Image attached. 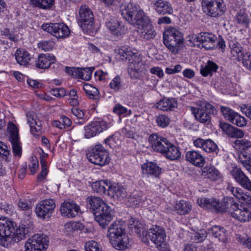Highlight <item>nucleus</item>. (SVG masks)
<instances>
[{"label":"nucleus","mask_w":251,"mask_h":251,"mask_svg":"<svg viewBox=\"0 0 251 251\" xmlns=\"http://www.w3.org/2000/svg\"><path fill=\"white\" fill-rule=\"evenodd\" d=\"M177 105V102L174 98H164L156 104V107L162 111L173 110Z\"/></svg>","instance_id":"32"},{"label":"nucleus","mask_w":251,"mask_h":251,"mask_svg":"<svg viewBox=\"0 0 251 251\" xmlns=\"http://www.w3.org/2000/svg\"><path fill=\"white\" fill-rule=\"evenodd\" d=\"M230 50L232 56L238 61L242 57L245 52L241 45L238 42L234 43L230 46Z\"/></svg>","instance_id":"44"},{"label":"nucleus","mask_w":251,"mask_h":251,"mask_svg":"<svg viewBox=\"0 0 251 251\" xmlns=\"http://www.w3.org/2000/svg\"><path fill=\"white\" fill-rule=\"evenodd\" d=\"M149 141L152 149L161 153L167 159L174 161L180 157L181 152L178 147L171 143L167 138L157 134H153L150 136Z\"/></svg>","instance_id":"2"},{"label":"nucleus","mask_w":251,"mask_h":251,"mask_svg":"<svg viewBox=\"0 0 251 251\" xmlns=\"http://www.w3.org/2000/svg\"><path fill=\"white\" fill-rule=\"evenodd\" d=\"M135 56V52L131 50L130 48L122 47L118 50L117 58L121 60L128 59L129 61L131 58Z\"/></svg>","instance_id":"39"},{"label":"nucleus","mask_w":251,"mask_h":251,"mask_svg":"<svg viewBox=\"0 0 251 251\" xmlns=\"http://www.w3.org/2000/svg\"><path fill=\"white\" fill-rule=\"evenodd\" d=\"M107 195L114 199L123 200L126 197L127 193L121 184L110 183Z\"/></svg>","instance_id":"24"},{"label":"nucleus","mask_w":251,"mask_h":251,"mask_svg":"<svg viewBox=\"0 0 251 251\" xmlns=\"http://www.w3.org/2000/svg\"><path fill=\"white\" fill-rule=\"evenodd\" d=\"M85 249L86 251H101L100 244L94 241L87 242L85 244Z\"/></svg>","instance_id":"59"},{"label":"nucleus","mask_w":251,"mask_h":251,"mask_svg":"<svg viewBox=\"0 0 251 251\" xmlns=\"http://www.w3.org/2000/svg\"><path fill=\"white\" fill-rule=\"evenodd\" d=\"M79 24L83 30L91 29L94 25V17L91 9L86 5L81 6L79 10Z\"/></svg>","instance_id":"13"},{"label":"nucleus","mask_w":251,"mask_h":251,"mask_svg":"<svg viewBox=\"0 0 251 251\" xmlns=\"http://www.w3.org/2000/svg\"><path fill=\"white\" fill-rule=\"evenodd\" d=\"M209 232L214 237L218 238L219 241L223 242H226L227 233L226 230L223 227L214 226L209 229Z\"/></svg>","instance_id":"36"},{"label":"nucleus","mask_w":251,"mask_h":251,"mask_svg":"<svg viewBox=\"0 0 251 251\" xmlns=\"http://www.w3.org/2000/svg\"><path fill=\"white\" fill-rule=\"evenodd\" d=\"M220 127L225 133L231 138H241L244 136L242 129L234 127L226 123H221Z\"/></svg>","instance_id":"29"},{"label":"nucleus","mask_w":251,"mask_h":251,"mask_svg":"<svg viewBox=\"0 0 251 251\" xmlns=\"http://www.w3.org/2000/svg\"><path fill=\"white\" fill-rule=\"evenodd\" d=\"M8 130L10 134L12 151L15 156H21L22 155V147L19 141L18 130L16 126L13 123H9L8 126Z\"/></svg>","instance_id":"16"},{"label":"nucleus","mask_w":251,"mask_h":251,"mask_svg":"<svg viewBox=\"0 0 251 251\" xmlns=\"http://www.w3.org/2000/svg\"><path fill=\"white\" fill-rule=\"evenodd\" d=\"M231 216L241 223L249 222L251 220V211L248 207L239 205L235 210L231 212Z\"/></svg>","instance_id":"20"},{"label":"nucleus","mask_w":251,"mask_h":251,"mask_svg":"<svg viewBox=\"0 0 251 251\" xmlns=\"http://www.w3.org/2000/svg\"><path fill=\"white\" fill-rule=\"evenodd\" d=\"M146 199L142 192L135 191L128 198V201L131 205H137L140 204Z\"/></svg>","instance_id":"40"},{"label":"nucleus","mask_w":251,"mask_h":251,"mask_svg":"<svg viewBox=\"0 0 251 251\" xmlns=\"http://www.w3.org/2000/svg\"><path fill=\"white\" fill-rule=\"evenodd\" d=\"M151 5L152 9L158 15H170L173 13L172 5L168 1L153 0L151 2Z\"/></svg>","instance_id":"18"},{"label":"nucleus","mask_w":251,"mask_h":251,"mask_svg":"<svg viewBox=\"0 0 251 251\" xmlns=\"http://www.w3.org/2000/svg\"><path fill=\"white\" fill-rule=\"evenodd\" d=\"M236 240L238 242L251 250V237L238 234L236 235Z\"/></svg>","instance_id":"58"},{"label":"nucleus","mask_w":251,"mask_h":251,"mask_svg":"<svg viewBox=\"0 0 251 251\" xmlns=\"http://www.w3.org/2000/svg\"><path fill=\"white\" fill-rule=\"evenodd\" d=\"M202 175L205 177L213 180H217L220 177L219 171L213 166L204 168L202 170Z\"/></svg>","instance_id":"41"},{"label":"nucleus","mask_w":251,"mask_h":251,"mask_svg":"<svg viewBox=\"0 0 251 251\" xmlns=\"http://www.w3.org/2000/svg\"><path fill=\"white\" fill-rule=\"evenodd\" d=\"M189 41L194 43H199V47L201 46L206 50H213L216 48V36L208 32H201L198 34H192L189 36Z\"/></svg>","instance_id":"9"},{"label":"nucleus","mask_w":251,"mask_h":251,"mask_svg":"<svg viewBox=\"0 0 251 251\" xmlns=\"http://www.w3.org/2000/svg\"><path fill=\"white\" fill-rule=\"evenodd\" d=\"M48 237L43 234H36L25 244V251H45L48 247Z\"/></svg>","instance_id":"7"},{"label":"nucleus","mask_w":251,"mask_h":251,"mask_svg":"<svg viewBox=\"0 0 251 251\" xmlns=\"http://www.w3.org/2000/svg\"><path fill=\"white\" fill-rule=\"evenodd\" d=\"M141 64L139 61L130 62L128 68V73L131 76L135 78H138L139 76V72L140 71V67H139Z\"/></svg>","instance_id":"46"},{"label":"nucleus","mask_w":251,"mask_h":251,"mask_svg":"<svg viewBox=\"0 0 251 251\" xmlns=\"http://www.w3.org/2000/svg\"><path fill=\"white\" fill-rule=\"evenodd\" d=\"M121 133L124 136L127 138H133L135 133V129L133 127L126 126L125 127L122 128Z\"/></svg>","instance_id":"61"},{"label":"nucleus","mask_w":251,"mask_h":251,"mask_svg":"<svg viewBox=\"0 0 251 251\" xmlns=\"http://www.w3.org/2000/svg\"><path fill=\"white\" fill-rule=\"evenodd\" d=\"M191 111L195 119L199 122L205 125L211 123V115H216L217 110L211 104L203 101L197 107H192Z\"/></svg>","instance_id":"6"},{"label":"nucleus","mask_w":251,"mask_h":251,"mask_svg":"<svg viewBox=\"0 0 251 251\" xmlns=\"http://www.w3.org/2000/svg\"><path fill=\"white\" fill-rule=\"evenodd\" d=\"M83 89L90 99L96 100L99 98V91L97 88L87 84L83 86Z\"/></svg>","instance_id":"47"},{"label":"nucleus","mask_w":251,"mask_h":251,"mask_svg":"<svg viewBox=\"0 0 251 251\" xmlns=\"http://www.w3.org/2000/svg\"><path fill=\"white\" fill-rule=\"evenodd\" d=\"M94 70V67L79 68L77 77L84 80H89L91 78L92 74Z\"/></svg>","instance_id":"45"},{"label":"nucleus","mask_w":251,"mask_h":251,"mask_svg":"<svg viewBox=\"0 0 251 251\" xmlns=\"http://www.w3.org/2000/svg\"><path fill=\"white\" fill-rule=\"evenodd\" d=\"M185 157L186 160L194 165L201 167L205 163V158L199 151H190L186 152Z\"/></svg>","instance_id":"30"},{"label":"nucleus","mask_w":251,"mask_h":251,"mask_svg":"<svg viewBox=\"0 0 251 251\" xmlns=\"http://www.w3.org/2000/svg\"><path fill=\"white\" fill-rule=\"evenodd\" d=\"M104 19L106 27L112 33L119 21H117L114 17L109 15H105Z\"/></svg>","instance_id":"55"},{"label":"nucleus","mask_w":251,"mask_h":251,"mask_svg":"<svg viewBox=\"0 0 251 251\" xmlns=\"http://www.w3.org/2000/svg\"><path fill=\"white\" fill-rule=\"evenodd\" d=\"M127 31V28L123 23L119 22L112 34L118 38H122Z\"/></svg>","instance_id":"50"},{"label":"nucleus","mask_w":251,"mask_h":251,"mask_svg":"<svg viewBox=\"0 0 251 251\" xmlns=\"http://www.w3.org/2000/svg\"><path fill=\"white\" fill-rule=\"evenodd\" d=\"M27 226L24 225V226H19L18 228L15 229L16 225L14 226V230L12 231V238L13 236H14L15 241L19 242L22 239L25 238V235L28 234L29 233L32 232L33 230V226L32 222H29V224H27Z\"/></svg>","instance_id":"25"},{"label":"nucleus","mask_w":251,"mask_h":251,"mask_svg":"<svg viewBox=\"0 0 251 251\" xmlns=\"http://www.w3.org/2000/svg\"><path fill=\"white\" fill-rule=\"evenodd\" d=\"M226 191L227 192L230 193L238 200H242L243 201L246 200V197L247 196L239 187H233L232 185H229L226 188Z\"/></svg>","instance_id":"43"},{"label":"nucleus","mask_w":251,"mask_h":251,"mask_svg":"<svg viewBox=\"0 0 251 251\" xmlns=\"http://www.w3.org/2000/svg\"><path fill=\"white\" fill-rule=\"evenodd\" d=\"M219 69V66L211 60H208L205 65L201 66L200 73L204 77L211 76Z\"/></svg>","instance_id":"33"},{"label":"nucleus","mask_w":251,"mask_h":251,"mask_svg":"<svg viewBox=\"0 0 251 251\" xmlns=\"http://www.w3.org/2000/svg\"><path fill=\"white\" fill-rule=\"evenodd\" d=\"M231 176L244 188L251 191V181L240 168H235L230 172Z\"/></svg>","instance_id":"19"},{"label":"nucleus","mask_w":251,"mask_h":251,"mask_svg":"<svg viewBox=\"0 0 251 251\" xmlns=\"http://www.w3.org/2000/svg\"><path fill=\"white\" fill-rule=\"evenodd\" d=\"M79 206L73 201H65L61 205V215L67 218H74L80 211Z\"/></svg>","instance_id":"17"},{"label":"nucleus","mask_w":251,"mask_h":251,"mask_svg":"<svg viewBox=\"0 0 251 251\" xmlns=\"http://www.w3.org/2000/svg\"><path fill=\"white\" fill-rule=\"evenodd\" d=\"M163 39L164 45L175 54L178 52L180 46L183 41L181 33L173 27H170L164 30Z\"/></svg>","instance_id":"5"},{"label":"nucleus","mask_w":251,"mask_h":251,"mask_svg":"<svg viewBox=\"0 0 251 251\" xmlns=\"http://www.w3.org/2000/svg\"><path fill=\"white\" fill-rule=\"evenodd\" d=\"M87 202L95 215L96 221L101 227L105 228L113 218L111 207L98 197H88Z\"/></svg>","instance_id":"1"},{"label":"nucleus","mask_w":251,"mask_h":251,"mask_svg":"<svg viewBox=\"0 0 251 251\" xmlns=\"http://www.w3.org/2000/svg\"><path fill=\"white\" fill-rule=\"evenodd\" d=\"M242 57L241 58L239 59V61H242L245 66L251 69V53L245 51Z\"/></svg>","instance_id":"60"},{"label":"nucleus","mask_w":251,"mask_h":251,"mask_svg":"<svg viewBox=\"0 0 251 251\" xmlns=\"http://www.w3.org/2000/svg\"><path fill=\"white\" fill-rule=\"evenodd\" d=\"M127 226L130 230H134L137 233L141 232L140 229L143 227L142 224L139 221L132 217L128 220Z\"/></svg>","instance_id":"49"},{"label":"nucleus","mask_w":251,"mask_h":251,"mask_svg":"<svg viewBox=\"0 0 251 251\" xmlns=\"http://www.w3.org/2000/svg\"><path fill=\"white\" fill-rule=\"evenodd\" d=\"M109 85L111 89L116 92L118 91L122 87L120 77L119 76L115 77L109 83Z\"/></svg>","instance_id":"62"},{"label":"nucleus","mask_w":251,"mask_h":251,"mask_svg":"<svg viewBox=\"0 0 251 251\" xmlns=\"http://www.w3.org/2000/svg\"><path fill=\"white\" fill-rule=\"evenodd\" d=\"M236 21L239 24L247 26L250 21L249 17L244 11H240L236 16Z\"/></svg>","instance_id":"53"},{"label":"nucleus","mask_w":251,"mask_h":251,"mask_svg":"<svg viewBox=\"0 0 251 251\" xmlns=\"http://www.w3.org/2000/svg\"><path fill=\"white\" fill-rule=\"evenodd\" d=\"M55 45V43L50 40L41 41L38 44V48L45 51L52 50L54 48Z\"/></svg>","instance_id":"52"},{"label":"nucleus","mask_w":251,"mask_h":251,"mask_svg":"<svg viewBox=\"0 0 251 251\" xmlns=\"http://www.w3.org/2000/svg\"><path fill=\"white\" fill-rule=\"evenodd\" d=\"M139 37L143 40H149L153 39L156 35V32L152 25L150 23L149 20L137 28Z\"/></svg>","instance_id":"21"},{"label":"nucleus","mask_w":251,"mask_h":251,"mask_svg":"<svg viewBox=\"0 0 251 251\" xmlns=\"http://www.w3.org/2000/svg\"><path fill=\"white\" fill-rule=\"evenodd\" d=\"M201 5L203 12L213 17L223 15L226 9L223 0H202Z\"/></svg>","instance_id":"8"},{"label":"nucleus","mask_w":251,"mask_h":251,"mask_svg":"<svg viewBox=\"0 0 251 251\" xmlns=\"http://www.w3.org/2000/svg\"><path fill=\"white\" fill-rule=\"evenodd\" d=\"M15 55L17 63L20 65L26 66L29 64L31 57L30 54L26 50L23 49H18Z\"/></svg>","instance_id":"34"},{"label":"nucleus","mask_w":251,"mask_h":251,"mask_svg":"<svg viewBox=\"0 0 251 251\" xmlns=\"http://www.w3.org/2000/svg\"><path fill=\"white\" fill-rule=\"evenodd\" d=\"M239 204L237 203L233 198L226 197L223 198L222 201L219 202V212L228 211L231 215V212L235 210L238 206Z\"/></svg>","instance_id":"27"},{"label":"nucleus","mask_w":251,"mask_h":251,"mask_svg":"<svg viewBox=\"0 0 251 251\" xmlns=\"http://www.w3.org/2000/svg\"><path fill=\"white\" fill-rule=\"evenodd\" d=\"M110 184V182L107 180H101L93 182L92 184V188L93 190L96 193L107 195Z\"/></svg>","instance_id":"35"},{"label":"nucleus","mask_w":251,"mask_h":251,"mask_svg":"<svg viewBox=\"0 0 251 251\" xmlns=\"http://www.w3.org/2000/svg\"><path fill=\"white\" fill-rule=\"evenodd\" d=\"M26 115L27 123L30 127L31 133L35 136L38 135L41 129L42 122L37 120L36 114L33 111L27 112Z\"/></svg>","instance_id":"22"},{"label":"nucleus","mask_w":251,"mask_h":251,"mask_svg":"<svg viewBox=\"0 0 251 251\" xmlns=\"http://www.w3.org/2000/svg\"><path fill=\"white\" fill-rule=\"evenodd\" d=\"M234 143L236 146H238L239 147L243 150L248 149L251 147V142L245 139L236 140Z\"/></svg>","instance_id":"64"},{"label":"nucleus","mask_w":251,"mask_h":251,"mask_svg":"<svg viewBox=\"0 0 251 251\" xmlns=\"http://www.w3.org/2000/svg\"><path fill=\"white\" fill-rule=\"evenodd\" d=\"M55 203L52 199L44 200L37 204L35 212L39 218L45 219L50 217L55 208Z\"/></svg>","instance_id":"15"},{"label":"nucleus","mask_w":251,"mask_h":251,"mask_svg":"<svg viewBox=\"0 0 251 251\" xmlns=\"http://www.w3.org/2000/svg\"><path fill=\"white\" fill-rule=\"evenodd\" d=\"M230 122L239 127H244L247 125L246 119L237 112Z\"/></svg>","instance_id":"56"},{"label":"nucleus","mask_w":251,"mask_h":251,"mask_svg":"<svg viewBox=\"0 0 251 251\" xmlns=\"http://www.w3.org/2000/svg\"><path fill=\"white\" fill-rule=\"evenodd\" d=\"M207 234V231L204 229L194 232L191 233V240L196 243L201 242L205 239Z\"/></svg>","instance_id":"48"},{"label":"nucleus","mask_w":251,"mask_h":251,"mask_svg":"<svg viewBox=\"0 0 251 251\" xmlns=\"http://www.w3.org/2000/svg\"><path fill=\"white\" fill-rule=\"evenodd\" d=\"M155 122L157 126L164 128L169 126L170 120L168 116L165 115L160 114L156 116Z\"/></svg>","instance_id":"51"},{"label":"nucleus","mask_w":251,"mask_h":251,"mask_svg":"<svg viewBox=\"0 0 251 251\" xmlns=\"http://www.w3.org/2000/svg\"><path fill=\"white\" fill-rule=\"evenodd\" d=\"M121 13L123 18L130 25L138 28L149 20L143 10L133 2H129L121 6Z\"/></svg>","instance_id":"4"},{"label":"nucleus","mask_w":251,"mask_h":251,"mask_svg":"<svg viewBox=\"0 0 251 251\" xmlns=\"http://www.w3.org/2000/svg\"><path fill=\"white\" fill-rule=\"evenodd\" d=\"M125 234H126L125 230L122 227L119 222H114L108 228L107 236L111 242Z\"/></svg>","instance_id":"26"},{"label":"nucleus","mask_w":251,"mask_h":251,"mask_svg":"<svg viewBox=\"0 0 251 251\" xmlns=\"http://www.w3.org/2000/svg\"><path fill=\"white\" fill-rule=\"evenodd\" d=\"M56 61L55 56L50 54H41L39 55L35 65L37 68L45 69L51 66V63Z\"/></svg>","instance_id":"28"},{"label":"nucleus","mask_w":251,"mask_h":251,"mask_svg":"<svg viewBox=\"0 0 251 251\" xmlns=\"http://www.w3.org/2000/svg\"><path fill=\"white\" fill-rule=\"evenodd\" d=\"M108 128L106 122L103 120H97L92 122L84 126V136L86 138L93 137Z\"/></svg>","instance_id":"14"},{"label":"nucleus","mask_w":251,"mask_h":251,"mask_svg":"<svg viewBox=\"0 0 251 251\" xmlns=\"http://www.w3.org/2000/svg\"><path fill=\"white\" fill-rule=\"evenodd\" d=\"M141 232L137 233L141 241L145 244H149V239L155 245L158 250L163 251L167 248L166 242V234L163 228L160 226H155L150 228L149 231L144 228L140 229Z\"/></svg>","instance_id":"3"},{"label":"nucleus","mask_w":251,"mask_h":251,"mask_svg":"<svg viewBox=\"0 0 251 251\" xmlns=\"http://www.w3.org/2000/svg\"><path fill=\"white\" fill-rule=\"evenodd\" d=\"M15 223L5 217L0 218V244L7 247L12 239V233Z\"/></svg>","instance_id":"10"},{"label":"nucleus","mask_w":251,"mask_h":251,"mask_svg":"<svg viewBox=\"0 0 251 251\" xmlns=\"http://www.w3.org/2000/svg\"><path fill=\"white\" fill-rule=\"evenodd\" d=\"M239 161L242 164L243 166H250V163H251V158L247 154L245 153H241L238 156Z\"/></svg>","instance_id":"63"},{"label":"nucleus","mask_w":251,"mask_h":251,"mask_svg":"<svg viewBox=\"0 0 251 251\" xmlns=\"http://www.w3.org/2000/svg\"><path fill=\"white\" fill-rule=\"evenodd\" d=\"M42 28L57 38H66L70 33L69 27L62 23L44 24Z\"/></svg>","instance_id":"12"},{"label":"nucleus","mask_w":251,"mask_h":251,"mask_svg":"<svg viewBox=\"0 0 251 251\" xmlns=\"http://www.w3.org/2000/svg\"><path fill=\"white\" fill-rule=\"evenodd\" d=\"M203 150L207 152H215L217 154L219 149L217 145L211 139L205 140Z\"/></svg>","instance_id":"54"},{"label":"nucleus","mask_w":251,"mask_h":251,"mask_svg":"<svg viewBox=\"0 0 251 251\" xmlns=\"http://www.w3.org/2000/svg\"><path fill=\"white\" fill-rule=\"evenodd\" d=\"M108 152L101 144H97L88 154V158L91 163L100 166H103L109 162Z\"/></svg>","instance_id":"11"},{"label":"nucleus","mask_w":251,"mask_h":251,"mask_svg":"<svg viewBox=\"0 0 251 251\" xmlns=\"http://www.w3.org/2000/svg\"><path fill=\"white\" fill-rule=\"evenodd\" d=\"M175 209L179 214L185 215L188 213L191 210V205L189 202L181 200L176 203Z\"/></svg>","instance_id":"42"},{"label":"nucleus","mask_w":251,"mask_h":251,"mask_svg":"<svg viewBox=\"0 0 251 251\" xmlns=\"http://www.w3.org/2000/svg\"><path fill=\"white\" fill-rule=\"evenodd\" d=\"M29 2L30 4L34 8L49 10L54 5L55 0H29Z\"/></svg>","instance_id":"37"},{"label":"nucleus","mask_w":251,"mask_h":251,"mask_svg":"<svg viewBox=\"0 0 251 251\" xmlns=\"http://www.w3.org/2000/svg\"><path fill=\"white\" fill-rule=\"evenodd\" d=\"M198 204L204 209L212 212H219V201L216 199L201 198L198 199Z\"/></svg>","instance_id":"23"},{"label":"nucleus","mask_w":251,"mask_h":251,"mask_svg":"<svg viewBox=\"0 0 251 251\" xmlns=\"http://www.w3.org/2000/svg\"><path fill=\"white\" fill-rule=\"evenodd\" d=\"M110 243L116 249L120 251H124L128 247L129 238L126 233L120 238H117Z\"/></svg>","instance_id":"38"},{"label":"nucleus","mask_w":251,"mask_h":251,"mask_svg":"<svg viewBox=\"0 0 251 251\" xmlns=\"http://www.w3.org/2000/svg\"><path fill=\"white\" fill-rule=\"evenodd\" d=\"M143 173L148 176L158 177L161 174V169L155 163L150 162L142 166Z\"/></svg>","instance_id":"31"},{"label":"nucleus","mask_w":251,"mask_h":251,"mask_svg":"<svg viewBox=\"0 0 251 251\" xmlns=\"http://www.w3.org/2000/svg\"><path fill=\"white\" fill-rule=\"evenodd\" d=\"M221 111L225 119L229 122L231 121L236 113L231 108L224 106L221 107Z\"/></svg>","instance_id":"57"}]
</instances>
